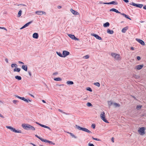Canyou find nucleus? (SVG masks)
I'll use <instances>...</instances> for the list:
<instances>
[{"label": "nucleus", "instance_id": "nucleus-32", "mask_svg": "<svg viewBox=\"0 0 146 146\" xmlns=\"http://www.w3.org/2000/svg\"><path fill=\"white\" fill-rule=\"evenodd\" d=\"M20 68H15L13 70V71L14 72H19L20 71Z\"/></svg>", "mask_w": 146, "mask_h": 146}, {"label": "nucleus", "instance_id": "nucleus-7", "mask_svg": "<svg viewBox=\"0 0 146 146\" xmlns=\"http://www.w3.org/2000/svg\"><path fill=\"white\" fill-rule=\"evenodd\" d=\"M68 36L71 38L73 40H79V39L77 38H76L75 36L73 35L72 34H68Z\"/></svg>", "mask_w": 146, "mask_h": 146}, {"label": "nucleus", "instance_id": "nucleus-20", "mask_svg": "<svg viewBox=\"0 0 146 146\" xmlns=\"http://www.w3.org/2000/svg\"><path fill=\"white\" fill-rule=\"evenodd\" d=\"M22 68L25 71H27V65H23L22 66Z\"/></svg>", "mask_w": 146, "mask_h": 146}, {"label": "nucleus", "instance_id": "nucleus-18", "mask_svg": "<svg viewBox=\"0 0 146 146\" xmlns=\"http://www.w3.org/2000/svg\"><path fill=\"white\" fill-rule=\"evenodd\" d=\"M82 131L89 133H92V132L90 131L86 128H83Z\"/></svg>", "mask_w": 146, "mask_h": 146}, {"label": "nucleus", "instance_id": "nucleus-8", "mask_svg": "<svg viewBox=\"0 0 146 146\" xmlns=\"http://www.w3.org/2000/svg\"><path fill=\"white\" fill-rule=\"evenodd\" d=\"M91 35L95 37L97 39L100 40H102V38L97 35L94 33H91Z\"/></svg>", "mask_w": 146, "mask_h": 146}, {"label": "nucleus", "instance_id": "nucleus-31", "mask_svg": "<svg viewBox=\"0 0 146 146\" xmlns=\"http://www.w3.org/2000/svg\"><path fill=\"white\" fill-rule=\"evenodd\" d=\"M15 79L18 80H21L22 79L21 77L20 76H15Z\"/></svg>", "mask_w": 146, "mask_h": 146}, {"label": "nucleus", "instance_id": "nucleus-23", "mask_svg": "<svg viewBox=\"0 0 146 146\" xmlns=\"http://www.w3.org/2000/svg\"><path fill=\"white\" fill-rule=\"evenodd\" d=\"M28 129H30L32 131L35 130V128L32 126H31V125L29 124V126H28Z\"/></svg>", "mask_w": 146, "mask_h": 146}, {"label": "nucleus", "instance_id": "nucleus-54", "mask_svg": "<svg viewBox=\"0 0 146 146\" xmlns=\"http://www.w3.org/2000/svg\"><path fill=\"white\" fill-rule=\"evenodd\" d=\"M18 62L19 64H24L23 62L21 61H19Z\"/></svg>", "mask_w": 146, "mask_h": 146}, {"label": "nucleus", "instance_id": "nucleus-34", "mask_svg": "<svg viewBox=\"0 0 146 146\" xmlns=\"http://www.w3.org/2000/svg\"><path fill=\"white\" fill-rule=\"evenodd\" d=\"M120 14L122 15L123 16V17H125L126 18H130L127 15L124 13H121Z\"/></svg>", "mask_w": 146, "mask_h": 146}, {"label": "nucleus", "instance_id": "nucleus-24", "mask_svg": "<svg viewBox=\"0 0 146 146\" xmlns=\"http://www.w3.org/2000/svg\"><path fill=\"white\" fill-rule=\"evenodd\" d=\"M75 127L76 128L78 129L79 130H82V131L83 128L82 127L77 125H75Z\"/></svg>", "mask_w": 146, "mask_h": 146}, {"label": "nucleus", "instance_id": "nucleus-40", "mask_svg": "<svg viewBox=\"0 0 146 146\" xmlns=\"http://www.w3.org/2000/svg\"><path fill=\"white\" fill-rule=\"evenodd\" d=\"M22 11L21 10H20L19 11L18 14V17H19L21 15L22 13Z\"/></svg>", "mask_w": 146, "mask_h": 146}, {"label": "nucleus", "instance_id": "nucleus-53", "mask_svg": "<svg viewBox=\"0 0 146 146\" xmlns=\"http://www.w3.org/2000/svg\"><path fill=\"white\" fill-rule=\"evenodd\" d=\"M0 29H3L7 31V30L6 29V28H5V27H0Z\"/></svg>", "mask_w": 146, "mask_h": 146}, {"label": "nucleus", "instance_id": "nucleus-60", "mask_svg": "<svg viewBox=\"0 0 146 146\" xmlns=\"http://www.w3.org/2000/svg\"><path fill=\"white\" fill-rule=\"evenodd\" d=\"M131 49L132 50H134V48L133 47H131Z\"/></svg>", "mask_w": 146, "mask_h": 146}, {"label": "nucleus", "instance_id": "nucleus-50", "mask_svg": "<svg viewBox=\"0 0 146 146\" xmlns=\"http://www.w3.org/2000/svg\"><path fill=\"white\" fill-rule=\"evenodd\" d=\"M137 59L138 60H140L141 59V58L140 56H137Z\"/></svg>", "mask_w": 146, "mask_h": 146}, {"label": "nucleus", "instance_id": "nucleus-30", "mask_svg": "<svg viewBox=\"0 0 146 146\" xmlns=\"http://www.w3.org/2000/svg\"><path fill=\"white\" fill-rule=\"evenodd\" d=\"M66 84L68 85H73L74 82L73 81H68L66 82Z\"/></svg>", "mask_w": 146, "mask_h": 146}, {"label": "nucleus", "instance_id": "nucleus-26", "mask_svg": "<svg viewBox=\"0 0 146 146\" xmlns=\"http://www.w3.org/2000/svg\"><path fill=\"white\" fill-rule=\"evenodd\" d=\"M109 4H113V5H117L118 3L116 1H112L111 2H109Z\"/></svg>", "mask_w": 146, "mask_h": 146}, {"label": "nucleus", "instance_id": "nucleus-22", "mask_svg": "<svg viewBox=\"0 0 146 146\" xmlns=\"http://www.w3.org/2000/svg\"><path fill=\"white\" fill-rule=\"evenodd\" d=\"M113 106L115 108L119 107L120 106V105L119 104L115 102H114Z\"/></svg>", "mask_w": 146, "mask_h": 146}, {"label": "nucleus", "instance_id": "nucleus-6", "mask_svg": "<svg viewBox=\"0 0 146 146\" xmlns=\"http://www.w3.org/2000/svg\"><path fill=\"white\" fill-rule=\"evenodd\" d=\"M70 53L68 52L66 50H64L62 52L63 57H65L69 55Z\"/></svg>", "mask_w": 146, "mask_h": 146}, {"label": "nucleus", "instance_id": "nucleus-13", "mask_svg": "<svg viewBox=\"0 0 146 146\" xmlns=\"http://www.w3.org/2000/svg\"><path fill=\"white\" fill-rule=\"evenodd\" d=\"M36 13L38 15H41L42 14L45 15L46 13L45 12L41 11H37L36 12Z\"/></svg>", "mask_w": 146, "mask_h": 146}, {"label": "nucleus", "instance_id": "nucleus-61", "mask_svg": "<svg viewBox=\"0 0 146 146\" xmlns=\"http://www.w3.org/2000/svg\"><path fill=\"white\" fill-rule=\"evenodd\" d=\"M143 8L144 9L146 10V5H145V6H144L143 7Z\"/></svg>", "mask_w": 146, "mask_h": 146}, {"label": "nucleus", "instance_id": "nucleus-41", "mask_svg": "<svg viewBox=\"0 0 146 146\" xmlns=\"http://www.w3.org/2000/svg\"><path fill=\"white\" fill-rule=\"evenodd\" d=\"M86 90L88 91H89L90 92H92V89L90 87H88L86 88Z\"/></svg>", "mask_w": 146, "mask_h": 146}, {"label": "nucleus", "instance_id": "nucleus-3", "mask_svg": "<svg viewBox=\"0 0 146 146\" xmlns=\"http://www.w3.org/2000/svg\"><path fill=\"white\" fill-rule=\"evenodd\" d=\"M100 117L101 119L105 122L108 123V121L105 118V113L104 111L102 112L100 115Z\"/></svg>", "mask_w": 146, "mask_h": 146}, {"label": "nucleus", "instance_id": "nucleus-64", "mask_svg": "<svg viewBox=\"0 0 146 146\" xmlns=\"http://www.w3.org/2000/svg\"><path fill=\"white\" fill-rule=\"evenodd\" d=\"M139 22L140 23H144L145 22V21H140Z\"/></svg>", "mask_w": 146, "mask_h": 146}, {"label": "nucleus", "instance_id": "nucleus-59", "mask_svg": "<svg viewBox=\"0 0 146 146\" xmlns=\"http://www.w3.org/2000/svg\"><path fill=\"white\" fill-rule=\"evenodd\" d=\"M62 8V7L60 6H58V8L59 9H60Z\"/></svg>", "mask_w": 146, "mask_h": 146}, {"label": "nucleus", "instance_id": "nucleus-11", "mask_svg": "<svg viewBox=\"0 0 146 146\" xmlns=\"http://www.w3.org/2000/svg\"><path fill=\"white\" fill-rule=\"evenodd\" d=\"M144 66L143 64L139 65L136 66L135 67V69L138 70H139L141 69Z\"/></svg>", "mask_w": 146, "mask_h": 146}, {"label": "nucleus", "instance_id": "nucleus-14", "mask_svg": "<svg viewBox=\"0 0 146 146\" xmlns=\"http://www.w3.org/2000/svg\"><path fill=\"white\" fill-rule=\"evenodd\" d=\"M42 142L47 143L51 144H53V145H54L55 144V143H53L52 142L49 141V140H48L46 139H44Z\"/></svg>", "mask_w": 146, "mask_h": 146}, {"label": "nucleus", "instance_id": "nucleus-52", "mask_svg": "<svg viewBox=\"0 0 146 146\" xmlns=\"http://www.w3.org/2000/svg\"><path fill=\"white\" fill-rule=\"evenodd\" d=\"M15 96L16 97H17V98H19V99H21V97H20V96H17V95H15Z\"/></svg>", "mask_w": 146, "mask_h": 146}, {"label": "nucleus", "instance_id": "nucleus-51", "mask_svg": "<svg viewBox=\"0 0 146 146\" xmlns=\"http://www.w3.org/2000/svg\"><path fill=\"white\" fill-rule=\"evenodd\" d=\"M28 73L30 76H31V72L30 71H28Z\"/></svg>", "mask_w": 146, "mask_h": 146}, {"label": "nucleus", "instance_id": "nucleus-9", "mask_svg": "<svg viewBox=\"0 0 146 146\" xmlns=\"http://www.w3.org/2000/svg\"><path fill=\"white\" fill-rule=\"evenodd\" d=\"M35 123L38 125H40V126L42 127H44V128H46L48 129H49V130H51V129L50 128V127L48 126H46L45 125H43V124H40L37 122H36Z\"/></svg>", "mask_w": 146, "mask_h": 146}, {"label": "nucleus", "instance_id": "nucleus-16", "mask_svg": "<svg viewBox=\"0 0 146 146\" xmlns=\"http://www.w3.org/2000/svg\"><path fill=\"white\" fill-rule=\"evenodd\" d=\"M70 11L72 12V14H73L74 15H77L79 14V13L78 12L73 10L72 9H70Z\"/></svg>", "mask_w": 146, "mask_h": 146}, {"label": "nucleus", "instance_id": "nucleus-63", "mask_svg": "<svg viewBox=\"0 0 146 146\" xmlns=\"http://www.w3.org/2000/svg\"><path fill=\"white\" fill-rule=\"evenodd\" d=\"M58 74V72H56L53 73L54 75H56Z\"/></svg>", "mask_w": 146, "mask_h": 146}, {"label": "nucleus", "instance_id": "nucleus-21", "mask_svg": "<svg viewBox=\"0 0 146 146\" xmlns=\"http://www.w3.org/2000/svg\"><path fill=\"white\" fill-rule=\"evenodd\" d=\"M128 29V27H126L124 28L121 30L122 32L124 33H125L126 31Z\"/></svg>", "mask_w": 146, "mask_h": 146}, {"label": "nucleus", "instance_id": "nucleus-45", "mask_svg": "<svg viewBox=\"0 0 146 146\" xmlns=\"http://www.w3.org/2000/svg\"><path fill=\"white\" fill-rule=\"evenodd\" d=\"M89 58V56L88 55H87L85 56L84 57V58L86 59H88Z\"/></svg>", "mask_w": 146, "mask_h": 146}, {"label": "nucleus", "instance_id": "nucleus-29", "mask_svg": "<svg viewBox=\"0 0 146 146\" xmlns=\"http://www.w3.org/2000/svg\"><path fill=\"white\" fill-rule=\"evenodd\" d=\"M108 106L110 107L111 106V105H113V104L114 102L112 101H108Z\"/></svg>", "mask_w": 146, "mask_h": 146}, {"label": "nucleus", "instance_id": "nucleus-4", "mask_svg": "<svg viewBox=\"0 0 146 146\" xmlns=\"http://www.w3.org/2000/svg\"><path fill=\"white\" fill-rule=\"evenodd\" d=\"M129 4L130 5H132L136 7H137L141 8L143 6V5L141 4H137L133 2H131Z\"/></svg>", "mask_w": 146, "mask_h": 146}, {"label": "nucleus", "instance_id": "nucleus-19", "mask_svg": "<svg viewBox=\"0 0 146 146\" xmlns=\"http://www.w3.org/2000/svg\"><path fill=\"white\" fill-rule=\"evenodd\" d=\"M33 22V21H31L27 23L26 24L23 26V27L24 28L28 27L30 24H31Z\"/></svg>", "mask_w": 146, "mask_h": 146}, {"label": "nucleus", "instance_id": "nucleus-5", "mask_svg": "<svg viewBox=\"0 0 146 146\" xmlns=\"http://www.w3.org/2000/svg\"><path fill=\"white\" fill-rule=\"evenodd\" d=\"M111 55L116 60H119V59L120 55L118 54L113 53H111Z\"/></svg>", "mask_w": 146, "mask_h": 146}, {"label": "nucleus", "instance_id": "nucleus-49", "mask_svg": "<svg viewBox=\"0 0 146 146\" xmlns=\"http://www.w3.org/2000/svg\"><path fill=\"white\" fill-rule=\"evenodd\" d=\"M25 98L24 97H21L20 99L25 101Z\"/></svg>", "mask_w": 146, "mask_h": 146}, {"label": "nucleus", "instance_id": "nucleus-42", "mask_svg": "<svg viewBox=\"0 0 146 146\" xmlns=\"http://www.w3.org/2000/svg\"><path fill=\"white\" fill-rule=\"evenodd\" d=\"M87 106H88V107H90V106H92V104L90 103V102H88L87 103Z\"/></svg>", "mask_w": 146, "mask_h": 146}, {"label": "nucleus", "instance_id": "nucleus-38", "mask_svg": "<svg viewBox=\"0 0 146 146\" xmlns=\"http://www.w3.org/2000/svg\"><path fill=\"white\" fill-rule=\"evenodd\" d=\"M35 136L37 138H38L39 139H40L42 141H43L44 139H43L42 138L40 137H39L38 136L36 135H35Z\"/></svg>", "mask_w": 146, "mask_h": 146}, {"label": "nucleus", "instance_id": "nucleus-35", "mask_svg": "<svg viewBox=\"0 0 146 146\" xmlns=\"http://www.w3.org/2000/svg\"><path fill=\"white\" fill-rule=\"evenodd\" d=\"M56 53L57 54V55H58L59 56L63 57V55L62 54H61L60 52H56Z\"/></svg>", "mask_w": 146, "mask_h": 146}, {"label": "nucleus", "instance_id": "nucleus-44", "mask_svg": "<svg viewBox=\"0 0 146 146\" xmlns=\"http://www.w3.org/2000/svg\"><path fill=\"white\" fill-rule=\"evenodd\" d=\"M24 101H25L27 103H28L29 102H31V100H27V99H25V100Z\"/></svg>", "mask_w": 146, "mask_h": 146}, {"label": "nucleus", "instance_id": "nucleus-33", "mask_svg": "<svg viewBox=\"0 0 146 146\" xmlns=\"http://www.w3.org/2000/svg\"><path fill=\"white\" fill-rule=\"evenodd\" d=\"M55 81H59L62 80V79L60 78H55L54 79Z\"/></svg>", "mask_w": 146, "mask_h": 146}, {"label": "nucleus", "instance_id": "nucleus-37", "mask_svg": "<svg viewBox=\"0 0 146 146\" xmlns=\"http://www.w3.org/2000/svg\"><path fill=\"white\" fill-rule=\"evenodd\" d=\"M142 107V106L141 105H137L136 107V109L137 110H139Z\"/></svg>", "mask_w": 146, "mask_h": 146}, {"label": "nucleus", "instance_id": "nucleus-39", "mask_svg": "<svg viewBox=\"0 0 146 146\" xmlns=\"http://www.w3.org/2000/svg\"><path fill=\"white\" fill-rule=\"evenodd\" d=\"M94 85L97 86L98 87L100 86V84L99 82L94 83Z\"/></svg>", "mask_w": 146, "mask_h": 146}, {"label": "nucleus", "instance_id": "nucleus-62", "mask_svg": "<svg viewBox=\"0 0 146 146\" xmlns=\"http://www.w3.org/2000/svg\"><path fill=\"white\" fill-rule=\"evenodd\" d=\"M29 94V95H30L31 96H32V97H33V98H34V96L33 95H32V94Z\"/></svg>", "mask_w": 146, "mask_h": 146}, {"label": "nucleus", "instance_id": "nucleus-28", "mask_svg": "<svg viewBox=\"0 0 146 146\" xmlns=\"http://www.w3.org/2000/svg\"><path fill=\"white\" fill-rule=\"evenodd\" d=\"M109 25L110 23L108 22H107L104 24L103 26L104 27H108L109 26Z\"/></svg>", "mask_w": 146, "mask_h": 146}, {"label": "nucleus", "instance_id": "nucleus-47", "mask_svg": "<svg viewBox=\"0 0 146 146\" xmlns=\"http://www.w3.org/2000/svg\"><path fill=\"white\" fill-rule=\"evenodd\" d=\"M13 102L15 104H16V103L18 102V101L17 100H14L13 101Z\"/></svg>", "mask_w": 146, "mask_h": 146}, {"label": "nucleus", "instance_id": "nucleus-56", "mask_svg": "<svg viewBox=\"0 0 146 146\" xmlns=\"http://www.w3.org/2000/svg\"><path fill=\"white\" fill-rule=\"evenodd\" d=\"M124 2L125 3H128L129 2V1L128 0H123Z\"/></svg>", "mask_w": 146, "mask_h": 146}, {"label": "nucleus", "instance_id": "nucleus-2", "mask_svg": "<svg viewBox=\"0 0 146 146\" xmlns=\"http://www.w3.org/2000/svg\"><path fill=\"white\" fill-rule=\"evenodd\" d=\"M6 127L7 129H10L11 131L15 133H22L21 131V130H16L15 128L10 126H6Z\"/></svg>", "mask_w": 146, "mask_h": 146}, {"label": "nucleus", "instance_id": "nucleus-25", "mask_svg": "<svg viewBox=\"0 0 146 146\" xmlns=\"http://www.w3.org/2000/svg\"><path fill=\"white\" fill-rule=\"evenodd\" d=\"M107 33H108L111 34H113L114 32H113V30H111L110 29H108L107 30Z\"/></svg>", "mask_w": 146, "mask_h": 146}, {"label": "nucleus", "instance_id": "nucleus-48", "mask_svg": "<svg viewBox=\"0 0 146 146\" xmlns=\"http://www.w3.org/2000/svg\"><path fill=\"white\" fill-rule=\"evenodd\" d=\"M88 146H94L93 144L89 143L88 144Z\"/></svg>", "mask_w": 146, "mask_h": 146}, {"label": "nucleus", "instance_id": "nucleus-36", "mask_svg": "<svg viewBox=\"0 0 146 146\" xmlns=\"http://www.w3.org/2000/svg\"><path fill=\"white\" fill-rule=\"evenodd\" d=\"M11 67L12 68H13L14 67L15 68H17V65L16 64H11Z\"/></svg>", "mask_w": 146, "mask_h": 146}, {"label": "nucleus", "instance_id": "nucleus-1", "mask_svg": "<svg viewBox=\"0 0 146 146\" xmlns=\"http://www.w3.org/2000/svg\"><path fill=\"white\" fill-rule=\"evenodd\" d=\"M145 127H139L138 130V132L141 135H143L145 133Z\"/></svg>", "mask_w": 146, "mask_h": 146}, {"label": "nucleus", "instance_id": "nucleus-10", "mask_svg": "<svg viewBox=\"0 0 146 146\" xmlns=\"http://www.w3.org/2000/svg\"><path fill=\"white\" fill-rule=\"evenodd\" d=\"M29 125V124H25V123L22 124V126L25 129L28 130V127Z\"/></svg>", "mask_w": 146, "mask_h": 146}, {"label": "nucleus", "instance_id": "nucleus-15", "mask_svg": "<svg viewBox=\"0 0 146 146\" xmlns=\"http://www.w3.org/2000/svg\"><path fill=\"white\" fill-rule=\"evenodd\" d=\"M33 37L34 38L37 39L38 37V35L37 33H34L33 34Z\"/></svg>", "mask_w": 146, "mask_h": 146}, {"label": "nucleus", "instance_id": "nucleus-43", "mask_svg": "<svg viewBox=\"0 0 146 146\" xmlns=\"http://www.w3.org/2000/svg\"><path fill=\"white\" fill-rule=\"evenodd\" d=\"M92 138L94 140H97V141H100V139H98L97 138H94L93 137H92Z\"/></svg>", "mask_w": 146, "mask_h": 146}, {"label": "nucleus", "instance_id": "nucleus-57", "mask_svg": "<svg viewBox=\"0 0 146 146\" xmlns=\"http://www.w3.org/2000/svg\"><path fill=\"white\" fill-rule=\"evenodd\" d=\"M114 139L113 137H112L111 138V141L113 142H114Z\"/></svg>", "mask_w": 146, "mask_h": 146}, {"label": "nucleus", "instance_id": "nucleus-17", "mask_svg": "<svg viewBox=\"0 0 146 146\" xmlns=\"http://www.w3.org/2000/svg\"><path fill=\"white\" fill-rule=\"evenodd\" d=\"M110 11H114L115 12L117 13H121L119 12L118 10L114 8L111 9L110 10Z\"/></svg>", "mask_w": 146, "mask_h": 146}, {"label": "nucleus", "instance_id": "nucleus-12", "mask_svg": "<svg viewBox=\"0 0 146 146\" xmlns=\"http://www.w3.org/2000/svg\"><path fill=\"white\" fill-rule=\"evenodd\" d=\"M136 40L139 42L140 44H141L142 45L144 46L145 45V43L144 42L141 40L138 39L136 38Z\"/></svg>", "mask_w": 146, "mask_h": 146}, {"label": "nucleus", "instance_id": "nucleus-58", "mask_svg": "<svg viewBox=\"0 0 146 146\" xmlns=\"http://www.w3.org/2000/svg\"><path fill=\"white\" fill-rule=\"evenodd\" d=\"M103 4H108V5H109V3H103Z\"/></svg>", "mask_w": 146, "mask_h": 146}, {"label": "nucleus", "instance_id": "nucleus-46", "mask_svg": "<svg viewBox=\"0 0 146 146\" xmlns=\"http://www.w3.org/2000/svg\"><path fill=\"white\" fill-rule=\"evenodd\" d=\"M95 124H92V125H91V127H92L93 128V129H95Z\"/></svg>", "mask_w": 146, "mask_h": 146}, {"label": "nucleus", "instance_id": "nucleus-27", "mask_svg": "<svg viewBox=\"0 0 146 146\" xmlns=\"http://www.w3.org/2000/svg\"><path fill=\"white\" fill-rule=\"evenodd\" d=\"M67 133L69 134H70L71 136L72 137H73L75 139L77 138V137L75 136L73 133H72L69 132H67Z\"/></svg>", "mask_w": 146, "mask_h": 146}, {"label": "nucleus", "instance_id": "nucleus-55", "mask_svg": "<svg viewBox=\"0 0 146 146\" xmlns=\"http://www.w3.org/2000/svg\"><path fill=\"white\" fill-rule=\"evenodd\" d=\"M5 60L7 63H8V60L7 58H6L5 59Z\"/></svg>", "mask_w": 146, "mask_h": 146}]
</instances>
